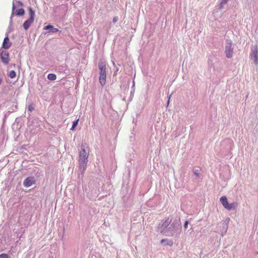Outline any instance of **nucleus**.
Masks as SVG:
<instances>
[{"label": "nucleus", "instance_id": "bb28decb", "mask_svg": "<svg viewBox=\"0 0 258 258\" xmlns=\"http://www.w3.org/2000/svg\"><path fill=\"white\" fill-rule=\"evenodd\" d=\"M166 241H167V240H165V239H162V240L161 241V243L163 244V243H164V242H166Z\"/></svg>", "mask_w": 258, "mask_h": 258}, {"label": "nucleus", "instance_id": "0eeeda50", "mask_svg": "<svg viewBox=\"0 0 258 258\" xmlns=\"http://www.w3.org/2000/svg\"><path fill=\"white\" fill-rule=\"evenodd\" d=\"M35 180L33 176H29L26 178L23 181L24 186L28 187L35 183Z\"/></svg>", "mask_w": 258, "mask_h": 258}, {"label": "nucleus", "instance_id": "423d86ee", "mask_svg": "<svg viewBox=\"0 0 258 258\" xmlns=\"http://www.w3.org/2000/svg\"><path fill=\"white\" fill-rule=\"evenodd\" d=\"M1 59L5 64H8L10 60L9 53L7 51H2L1 53Z\"/></svg>", "mask_w": 258, "mask_h": 258}, {"label": "nucleus", "instance_id": "6e6552de", "mask_svg": "<svg viewBox=\"0 0 258 258\" xmlns=\"http://www.w3.org/2000/svg\"><path fill=\"white\" fill-rule=\"evenodd\" d=\"M11 45V43L10 42L9 38L7 36L4 39L3 47L6 49H7L10 47Z\"/></svg>", "mask_w": 258, "mask_h": 258}, {"label": "nucleus", "instance_id": "39448f33", "mask_svg": "<svg viewBox=\"0 0 258 258\" xmlns=\"http://www.w3.org/2000/svg\"><path fill=\"white\" fill-rule=\"evenodd\" d=\"M234 46L230 40L227 39L225 42V53L228 58H231L233 56Z\"/></svg>", "mask_w": 258, "mask_h": 258}, {"label": "nucleus", "instance_id": "412c9836", "mask_svg": "<svg viewBox=\"0 0 258 258\" xmlns=\"http://www.w3.org/2000/svg\"><path fill=\"white\" fill-rule=\"evenodd\" d=\"M28 109L30 111H32V110H34L33 105L32 104H30L28 107Z\"/></svg>", "mask_w": 258, "mask_h": 258}, {"label": "nucleus", "instance_id": "dca6fc26", "mask_svg": "<svg viewBox=\"0 0 258 258\" xmlns=\"http://www.w3.org/2000/svg\"><path fill=\"white\" fill-rule=\"evenodd\" d=\"M47 78L50 81H54L56 79V76L54 74H49L47 75Z\"/></svg>", "mask_w": 258, "mask_h": 258}, {"label": "nucleus", "instance_id": "2eb2a0df", "mask_svg": "<svg viewBox=\"0 0 258 258\" xmlns=\"http://www.w3.org/2000/svg\"><path fill=\"white\" fill-rule=\"evenodd\" d=\"M16 16H23L25 14V10H24V9L21 8L19 10L16 11Z\"/></svg>", "mask_w": 258, "mask_h": 258}, {"label": "nucleus", "instance_id": "b1692460", "mask_svg": "<svg viewBox=\"0 0 258 258\" xmlns=\"http://www.w3.org/2000/svg\"><path fill=\"white\" fill-rule=\"evenodd\" d=\"M188 221H186L184 224V228L185 229H186L187 228V226H188Z\"/></svg>", "mask_w": 258, "mask_h": 258}, {"label": "nucleus", "instance_id": "f8f14e48", "mask_svg": "<svg viewBox=\"0 0 258 258\" xmlns=\"http://www.w3.org/2000/svg\"><path fill=\"white\" fill-rule=\"evenodd\" d=\"M15 8H16V7L15 6L14 3H13V7H12V14H11V18H10V26L12 25V23H13L12 18L15 14Z\"/></svg>", "mask_w": 258, "mask_h": 258}, {"label": "nucleus", "instance_id": "c85d7f7f", "mask_svg": "<svg viewBox=\"0 0 258 258\" xmlns=\"http://www.w3.org/2000/svg\"><path fill=\"white\" fill-rule=\"evenodd\" d=\"M2 79H1V78H0V85H1V83H2Z\"/></svg>", "mask_w": 258, "mask_h": 258}, {"label": "nucleus", "instance_id": "aec40b11", "mask_svg": "<svg viewBox=\"0 0 258 258\" xmlns=\"http://www.w3.org/2000/svg\"><path fill=\"white\" fill-rule=\"evenodd\" d=\"M16 72L14 71H11L9 75V76L12 79L16 77Z\"/></svg>", "mask_w": 258, "mask_h": 258}, {"label": "nucleus", "instance_id": "4468645a", "mask_svg": "<svg viewBox=\"0 0 258 258\" xmlns=\"http://www.w3.org/2000/svg\"><path fill=\"white\" fill-rule=\"evenodd\" d=\"M228 0H220V5L219 9L222 10L224 6L227 3Z\"/></svg>", "mask_w": 258, "mask_h": 258}, {"label": "nucleus", "instance_id": "f257e3e1", "mask_svg": "<svg viewBox=\"0 0 258 258\" xmlns=\"http://www.w3.org/2000/svg\"><path fill=\"white\" fill-rule=\"evenodd\" d=\"M179 219L172 221L169 218L162 220L157 226V231L167 236L178 237L181 232Z\"/></svg>", "mask_w": 258, "mask_h": 258}, {"label": "nucleus", "instance_id": "9d476101", "mask_svg": "<svg viewBox=\"0 0 258 258\" xmlns=\"http://www.w3.org/2000/svg\"><path fill=\"white\" fill-rule=\"evenodd\" d=\"M220 201L222 204V205L223 206V207L226 208V207L227 206V205L229 204L227 198L225 196H223L221 197Z\"/></svg>", "mask_w": 258, "mask_h": 258}, {"label": "nucleus", "instance_id": "c756f323", "mask_svg": "<svg viewBox=\"0 0 258 258\" xmlns=\"http://www.w3.org/2000/svg\"><path fill=\"white\" fill-rule=\"evenodd\" d=\"M113 64L114 66L115 65V63L114 62H113Z\"/></svg>", "mask_w": 258, "mask_h": 258}, {"label": "nucleus", "instance_id": "6ab92c4d", "mask_svg": "<svg viewBox=\"0 0 258 258\" xmlns=\"http://www.w3.org/2000/svg\"><path fill=\"white\" fill-rule=\"evenodd\" d=\"M253 57L254 58V62H255V63L256 64L257 63V56L256 51H254L253 52Z\"/></svg>", "mask_w": 258, "mask_h": 258}, {"label": "nucleus", "instance_id": "393cba45", "mask_svg": "<svg viewBox=\"0 0 258 258\" xmlns=\"http://www.w3.org/2000/svg\"><path fill=\"white\" fill-rule=\"evenodd\" d=\"M167 244L169 245H172L173 244V242L172 241L170 240V241H167Z\"/></svg>", "mask_w": 258, "mask_h": 258}, {"label": "nucleus", "instance_id": "f3484780", "mask_svg": "<svg viewBox=\"0 0 258 258\" xmlns=\"http://www.w3.org/2000/svg\"><path fill=\"white\" fill-rule=\"evenodd\" d=\"M227 229H228L227 223L223 224V228L221 230V234H222V236L224 234H225L226 232Z\"/></svg>", "mask_w": 258, "mask_h": 258}, {"label": "nucleus", "instance_id": "4be33fe9", "mask_svg": "<svg viewBox=\"0 0 258 258\" xmlns=\"http://www.w3.org/2000/svg\"><path fill=\"white\" fill-rule=\"evenodd\" d=\"M0 258H8V255L5 253L0 254Z\"/></svg>", "mask_w": 258, "mask_h": 258}, {"label": "nucleus", "instance_id": "9b49d317", "mask_svg": "<svg viewBox=\"0 0 258 258\" xmlns=\"http://www.w3.org/2000/svg\"><path fill=\"white\" fill-rule=\"evenodd\" d=\"M193 173L194 175L196 176V178H198L200 177V176L201 174V169L199 168H194L192 170Z\"/></svg>", "mask_w": 258, "mask_h": 258}, {"label": "nucleus", "instance_id": "7ed1b4c3", "mask_svg": "<svg viewBox=\"0 0 258 258\" xmlns=\"http://www.w3.org/2000/svg\"><path fill=\"white\" fill-rule=\"evenodd\" d=\"M106 62L103 60H100L98 62V68L99 70V82L102 86L105 84L106 82Z\"/></svg>", "mask_w": 258, "mask_h": 258}, {"label": "nucleus", "instance_id": "1a4fd4ad", "mask_svg": "<svg viewBox=\"0 0 258 258\" xmlns=\"http://www.w3.org/2000/svg\"><path fill=\"white\" fill-rule=\"evenodd\" d=\"M44 30H48V32L49 33H56L58 31V29L54 28L53 26L51 25H48L44 27Z\"/></svg>", "mask_w": 258, "mask_h": 258}, {"label": "nucleus", "instance_id": "a211bd4d", "mask_svg": "<svg viewBox=\"0 0 258 258\" xmlns=\"http://www.w3.org/2000/svg\"><path fill=\"white\" fill-rule=\"evenodd\" d=\"M78 121H79V119H78L76 120H75V121H73V125H72V127L71 128V130L74 131L75 130V128L76 127V126L78 124Z\"/></svg>", "mask_w": 258, "mask_h": 258}, {"label": "nucleus", "instance_id": "cd10ccee", "mask_svg": "<svg viewBox=\"0 0 258 258\" xmlns=\"http://www.w3.org/2000/svg\"><path fill=\"white\" fill-rule=\"evenodd\" d=\"M171 96V95H170L169 96V99H168V101H167V106L168 105V104H169V100H170V98Z\"/></svg>", "mask_w": 258, "mask_h": 258}, {"label": "nucleus", "instance_id": "f03ea898", "mask_svg": "<svg viewBox=\"0 0 258 258\" xmlns=\"http://www.w3.org/2000/svg\"><path fill=\"white\" fill-rule=\"evenodd\" d=\"M89 149L87 144L82 143L81 147V151L79 157V169L81 174L83 175L86 169L88 161Z\"/></svg>", "mask_w": 258, "mask_h": 258}, {"label": "nucleus", "instance_id": "20e7f679", "mask_svg": "<svg viewBox=\"0 0 258 258\" xmlns=\"http://www.w3.org/2000/svg\"><path fill=\"white\" fill-rule=\"evenodd\" d=\"M28 10L29 18L24 22L23 25V28L25 30H27L30 27L34 20L35 11L30 7L29 8Z\"/></svg>", "mask_w": 258, "mask_h": 258}, {"label": "nucleus", "instance_id": "ddd939ff", "mask_svg": "<svg viewBox=\"0 0 258 258\" xmlns=\"http://www.w3.org/2000/svg\"><path fill=\"white\" fill-rule=\"evenodd\" d=\"M236 205L237 204L235 203L229 204L225 209L229 211L232 209H234L236 207Z\"/></svg>", "mask_w": 258, "mask_h": 258}, {"label": "nucleus", "instance_id": "a878e982", "mask_svg": "<svg viewBox=\"0 0 258 258\" xmlns=\"http://www.w3.org/2000/svg\"><path fill=\"white\" fill-rule=\"evenodd\" d=\"M18 3L19 4V5H20V6H23V3H22V2H20V1H18Z\"/></svg>", "mask_w": 258, "mask_h": 258}, {"label": "nucleus", "instance_id": "5701e85b", "mask_svg": "<svg viewBox=\"0 0 258 258\" xmlns=\"http://www.w3.org/2000/svg\"><path fill=\"white\" fill-rule=\"evenodd\" d=\"M118 20V17L117 16H115L113 18V20H112V22L114 23H115Z\"/></svg>", "mask_w": 258, "mask_h": 258}]
</instances>
